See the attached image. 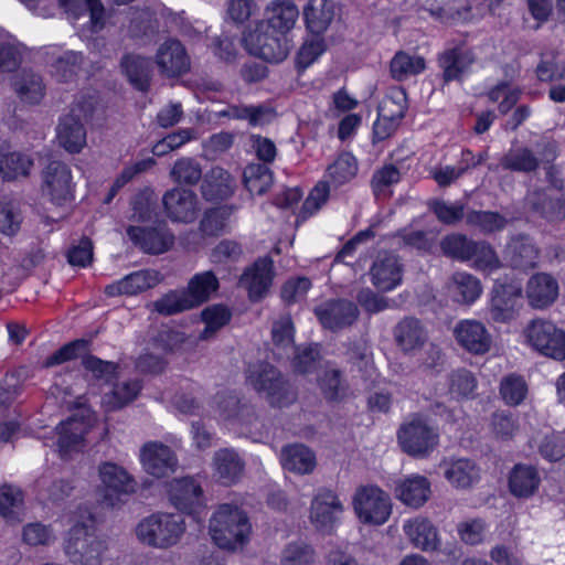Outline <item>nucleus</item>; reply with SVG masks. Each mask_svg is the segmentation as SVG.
<instances>
[{
	"label": "nucleus",
	"mask_w": 565,
	"mask_h": 565,
	"mask_svg": "<svg viewBox=\"0 0 565 565\" xmlns=\"http://www.w3.org/2000/svg\"><path fill=\"white\" fill-rule=\"evenodd\" d=\"M209 530L213 542L218 547L234 551L248 542L252 525L242 509L223 503L211 516Z\"/></svg>",
	"instance_id": "f257e3e1"
},
{
	"label": "nucleus",
	"mask_w": 565,
	"mask_h": 565,
	"mask_svg": "<svg viewBox=\"0 0 565 565\" xmlns=\"http://www.w3.org/2000/svg\"><path fill=\"white\" fill-rule=\"evenodd\" d=\"M343 511V504L333 491L320 489L311 502L310 521L318 531L329 534L338 524Z\"/></svg>",
	"instance_id": "ddd939ff"
},
{
	"label": "nucleus",
	"mask_w": 565,
	"mask_h": 565,
	"mask_svg": "<svg viewBox=\"0 0 565 565\" xmlns=\"http://www.w3.org/2000/svg\"><path fill=\"white\" fill-rule=\"evenodd\" d=\"M521 89L511 86L508 82H500L488 92V97L493 103H499L500 114H508L521 98Z\"/></svg>",
	"instance_id": "e2e57ef3"
},
{
	"label": "nucleus",
	"mask_w": 565,
	"mask_h": 565,
	"mask_svg": "<svg viewBox=\"0 0 565 565\" xmlns=\"http://www.w3.org/2000/svg\"><path fill=\"white\" fill-rule=\"evenodd\" d=\"M329 194V184L324 181L318 182L305 200L296 223L305 222L315 215L327 203Z\"/></svg>",
	"instance_id": "680f3d73"
},
{
	"label": "nucleus",
	"mask_w": 565,
	"mask_h": 565,
	"mask_svg": "<svg viewBox=\"0 0 565 565\" xmlns=\"http://www.w3.org/2000/svg\"><path fill=\"white\" fill-rule=\"evenodd\" d=\"M407 109V95L403 87H392L381 100L377 113L401 121Z\"/></svg>",
	"instance_id": "6e6d98bb"
},
{
	"label": "nucleus",
	"mask_w": 565,
	"mask_h": 565,
	"mask_svg": "<svg viewBox=\"0 0 565 565\" xmlns=\"http://www.w3.org/2000/svg\"><path fill=\"white\" fill-rule=\"evenodd\" d=\"M438 66L443 71L445 82L459 79L462 74L475 62V55L471 50L462 45L446 49L438 55Z\"/></svg>",
	"instance_id": "c85d7f7f"
},
{
	"label": "nucleus",
	"mask_w": 565,
	"mask_h": 565,
	"mask_svg": "<svg viewBox=\"0 0 565 565\" xmlns=\"http://www.w3.org/2000/svg\"><path fill=\"white\" fill-rule=\"evenodd\" d=\"M98 476L103 487L104 500L107 505L115 507L121 495L135 492L136 481L121 466L104 461L98 466Z\"/></svg>",
	"instance_id": "9b49d317"
},
{
	"label": "nucleus",
	"mask_w": 565,
	"mask_h": 565,
	"mask_svg": "<svg viewBox=\"0 0 565 565\" xmlns=\"http://www.w3.org/2000/svg\"><path fill=\"white\" fill-rule=\"evenodd\" d=\"M441 467L445 478L455 488H469L480 478L479 467L468 458L445 459Z\"/></svg>",
	"instance_id": "7c9ffc66"
},
{
	"label": "nucleus",
	"mask_w": 565,
	"mask_h": 565,
	"mask_svg": "<svg viewBox=\"0 0 565 565\" xmlns=\"http://www.w3.org/2000/svg\"><path fill=\"white\" fill-rule=\"evenodd\" d=\"M541 484V475L532 465L518 463L509 475V490L519 499H529L534 495Z\"/></svg>",
	"instance_id": "2f4dec72"
},
{
	"label": "nucleus",
	"mask_w": 565,
	"mask_h": 565,
	"mask_svg": "<svg viewBox=\"0 0 565 565\" xmlns=\"http://www.w3.org/2000/svg\"><path fill=\"white\" fill-rule=\"evenodd\" d=\"M526 344L535 352L557 360H565V331L554 322L533 319L523 330Z\"/></svg>",
	"instance_id": "6e6552de"
},
{
	"label": "nucleus",
	"mask_w": 565,
	"mask_h": 565,
	"mask_svg": "<svg viewBox=\"0 0 565 565\" xmlns=\"http://www.w3.org/2000/svg\"><path fill=\"white\" fill-rule=\"evenodd\" d=\"M127 235L136 246L149 254H162L173 244V235L166 227L129 226Z\"/></svg>",
	"instance_id": "b1692460"
},
{
	"label": "nucleus",
	"mask_w": 565,
	"mask_h": 565,
	"mask_svg": "<svg viewBox=\"0 0 565 565\" xmlns=\"http://www.w3.org/2000/svg\"><path fill=\"white\" fill-rule=\"evenodd\" d=\"M73 182L70 167L58 160L51 161L43 170V193L55 204L73 200Z\"/></svg>",
	"instance_id": "4468645a"
},
{
	"label": "nucleus",
	"mask_w": 565,
	"mask_h": 565,
	"mask_svg": "<svg viewBox=\"0 0 565 565\" xmlns=\"http://www.w3.org/2000/svg\"><path fill=\"white\" fill-rule=\"evenodd\" d=\"M170 503L180 512L199 519L206 509L204 491L194 477L175 478L169 483Z\"/></svg>",
	"instance_id": "9d476101"
},
{
	"label": "nucleus",
	"mask_w": 565,
	"mask_h": 565,
	"mask_svg": "<svg viewBox=\"0 0 565 565\" xmlns=\"http://www.w3.org/2000/svg\"><path fill=\"white\" fill-rule=\"evenodd\" d=\"M448 290L458 303L471 305L480 298L482 286L480 280L466 271L455 273L448 284Z\"/></svg>",
	"instance_id": "ea45409f"
},
{
	"label": "nucleus",
	"mask_w": 565,
	"mask_h": 565,
	"mask_svg": "<svg viewBox=\"0 0 565 565\" xmlns=\"http://www.w3.org/2000/svg\"><path fill=\"white\" fill-rule=\"evenodd\" d=\"M280 462L284 469L298 475L311 473L317 465L315 452L302 444L285 446L281 449Z\"/></svg>",
	"instance_id": "f704fd0d"
},
{
	"label": "nucleus",
	"mask_w": 565,
	"mask_h": 565,
	"mask_svg": "<svg viewBox=\"0 0 565 565\" xmlns=\"http://www.w3.org/2000/svg\"><path fill=\"white\" fill-rule=\"evenodd\" d=\"M233 213V206L222 205L206 211L200 222V230L204 235L221 234Z\"/></svg>",
	"instance_id": "bf43d9fd"
},
{
	"label": "nucleus",
	"mask_w": 565,
	"mask_h": 565,
	"mask_svg": "<svg viewBox=\"0 0 565 565\" xmlns=\"http://www.w3.org/2000/svg\"><path fill=\"white\" fill-rule=\"evenodd\" d=\"M317 554L315 548L302 541L288 543L281 551L280 565H313Z\"/></svg>",
	"instance_id": "864d4df0"
},
{
	"label": "nucleus",
	"mask_w": 565,
	"mask_h": 565,
	"mask_svg": "<svg viewBox=\"0 0 565 565\" xmlns=\"http://www.w3.org/2000/svg\"><path fill=\"white\" fill-rule=\"evenodd\" d=\"M162 203L172 222L191 223L199 213V199L192 190L173 188L164 193Z\"/></svg>",
	"instance_id": "f3484780"
},
{
	"label": "nucleus",
	"mask_w": 565,
	"mask_h": 565,
	"mask_svg": "<svg viewBox=\"0 0 565 565\" xmlns=\"http://www.w3.org/2000/svg\"><path fill=\"white\" fill-rule=\"evenodd\" d=\"M475 242L462 234H451L443 238L440 248L446 256L467 262L471 259Z\"/></svg>",
	"instance_id": "052dcab7"
},
{
	"label": "nucleus",
	"mask_w": 565,
	"mask_h": 565,
	"mask_svg": "<svg viewBox=\"0 0 565 565\" xmlns=\"http://www.w3.org/2000/svg\"><path fill=\"white\" fill-rule=\"evenodd\" d=\"M236 190V181L228 171L213 167L204 177L201 192L207 201H222L231 198Z\"/></svg>",
	"instance_id": "c756f323"
},
{
	"label": "nucleus",
	"mask_w": 565,
	"mask_h": 565,
	"mask_svg": "<svg viewBox=\"0 0 565 565\" xmlns=\"http://www.w3.org/2000/svg\"><path fill=\"white\" fill-rule=\"evenodd\" d=\"M242 42L249 54L269 63L282 62L291 49L287 36L273 32L266 23L260 21L244 33Z\"/></svg>",
	"instance_id": "423d86ee"
},
{
	"label": "nucleus",
	"mask_w": 565,
	"mask_h": 565,
	"mask_svg": "<svg viewBox=\"0 0 565 565\" xmlns=\"http://www.w3.org/2000/svg\"><path fill=\"white\" fill-rule=\"evenodd\" d=\"M396 344L404 352L420 349L427 341V332L416 318H404L394 328Z\"/></svg>",
	"instance_id": "e433bc0d"
},
{
	"label": "nucleus",
	"mask_w": 565,
	"mask_h": 565,
	"mask_svg": "<svg viewBox=\"0 0 565 565\" xmlns=\"http://www.w3.org/2000/svg\"><path fill=\"white\" fill-rule=\"evenodd\" d=\"M358 172V161L350 152L341 153L327 169L326 177L339 186L351 181Z\"/></svg>",
	"instance_id": "603ef678"
},
{
	"label": "nucleus",
	"mask_w": 565,
	"mask_h": 565,
	"mask_svg": "<svg viewBox=\"0 0 565 565\" xmlns=\"http://www.w3.org/2000/svg\"><path fill=\"white\" fill-rule=\"evenodd\" d=\"M299 9L292 0H271L264 10V19L273 32L287 36L296 26L299 19Z\"/></svg>",
	"instance_id": "4be33fe9"
},
{
	"label": "nucleus",
	"mask_w": 565,
	"mask_h": 565,
	"mask_svg": "<svg viewBox=\"0 0 565 565\" xmlns=\"http://www.w3.org/2000/svg\"><path fill=\"white\" fill-rule=\"evenodd\" d=\"M505 258L513 268L532 269L539 264L540 249L531 237L516 235L505 247Z\"/></svg>",
	"instance_id": "393cba45"
},
{
	"label": "nucleus",
	"mask_w": 565,
	"mask_h": 565,
	"mask_svg": "<svg viewBox=\"0 0 565 565\" xmlns=\"http://www.w3.org/2000/svg\"><path fill=\"white\" fill-rule=\"evenodd\" d=\"M540 455L547 461L565 457V434L552 431L535 440Z\"/></svg>",
	"instance_id": "69168bd1"
},
{
	"label": "nucleus",
	"mask_w": 565,
	"mask_h": 565,
	"mask_svg": "<svg viewBox=\"0 0 565 565\" xmlns=\"http://www.w3.org/2000/svg\"><path fill=\"white\" fill-rule=\"evenodd\" d=\"M466 222L484 234L503 231L508 225L503 215L492 211H470L466 215Z\"/></svg>",
	"instance_id": "5fc2aeb1"
},
{
	"label": "nucleus",
	"mask_w": 565,
	"mask_h": 565,
	"mask_svg": "<svg viewBox=\"0 0 565 565\" xmlns=\"http://www.w3.org/2000/svg\"><path fill=\"white\" fill-rule=\"evenodd\" d=\"M426 70V61L418 54L398 51L390 62V74L397 82H405Z\"/></svg>",
	"instance_id": "a19ab883"
},
{
	"label": "nucleus",
	"mask_w": 565,
	"mask_h": 565,
	"mask_svg": "<svg viewBox=\"0 0 565 565\" xmlns=\"http://www.w3.org/2000/svg\"><path fill=\"white\" fill-rule=\"evenodd\" d=\"M214 475L225 486L234 484L244 470V461L233 449H220L213 457Z\"/></svg>",
	"instance_id": "72a5a7b5"
},
{
	"label": "nucleus",
	"mask_w": 565,
	"mask_h": 565,
	"mask_svg": "<svg viewBox=\"0 0 565 565\" xmlns=\"http://www.w3.org/2000/svg\"><path fill=\"white\" fill-rule=\"evenodd\" d=\"M57 430V450L62 458H66L72 451L79 447L86 433V428L83 422L72 417L61 423Z\"/></svg>",
	"instance_id": "a18cd8bd"
},
{
	"label": "nucleus",
	"mask_w": 565,
	"mask_h": 565,
	"mask_svg": "<svg viewBox=\"0 0 565 565\" xmlns=\"http://www.w3.org/2000/svg\"><path fill=\"white\" fill-rule=\"evenodd\" d=\"M323 396L329 401L341 399L347 392V384L342 373L337 369H326L318 380Z\"/></svg>",
	"instance_id": "0e129e2a"
},
{
	"label": "nucleus",
	"mask_w": 565,
	"mask_h": 565,
	"mask_svg": "<svg viewBox=\"0 0 565 565\" xmlns=\"http://www.w3.org/2000/svg\"><path fill=\"white\" fill-rule=\"evenodd\" d=\"M139 457L143 469L157 478L173 472L178 467V458L173 450L160 441L146 443L140 449Z\"/></svg>",
	"instance_id": "a211bd4d"
},
{
	"label": "nucleus",
	"mask_w": 565,
	"mask_h": 565,
	"mask_svg": "<svg viewBox=\"0 0 565 565\" xmlns=\"http://www.w3.org/2000/svg\"><path fill=\"white\" fill-rule=\"evenodd\" d=\"M273 172L267 164L249 163L243 171V182L252 195H263L273 184Z\"/></svg>",
	"instance_id": "49530a36"
},
{
	"label": "nucleus",
	"mask_w": 565,
	"mask_h": 565,
	"mask_svg": "<svg viewBox=\"0 0 565 565\" xmlns=\"http://www.w3.org/2000/svg\"><path fill=\"white\" fill-rule=\"evenodd\" d=\"M60 6L74 19L89 13L90 31L98 32L105 24V12L99 0H58Z\"/></svg>",
	"instance_id": "79ce46f5"
},
{
	"label": "nucleus",
	"mask_w": 565,
	"mask_h": 565,
	"mask_svg": "<svg viewBox=\"0 0 565 565\" xmlns=\"http://www.w3.org/2000/svg\"><path fill=\"white\" fill-rule=\"evenodd\" d=\"M315 313L323 326L331 331L348 328L358 319V307L349 300H329L315 308Z\"/></svg>",
	"instance_id": "dca6fc26"
},
{
	"label": "nucleus",
	"mask_w": 565,
	"mask_h": 565,
	"mask_svg": "<svg viewBox=\"0 0 565 565\" xmlns=\"http://www.w3.org/2000/svg\"><path fill=\"white\" fill-rule=\"evenodd\" d=\"M33 166V161L20 152H11L0 160V173L4 180L11 181L26 177Z\"/></svg>",
	"instance_id": "13d9d810"
},
{
	"label": "nucleus",
	"mask_w": 565,
	"mask_h": 565,
	"mask_svg": "<svg viewBox=\"0 0 565 565\" xmlns=\"http://www.w3.org/2000/svg\"><path fill=\"white\" fill-rule=\"evenodd\" d=\"M142 390V384L137 379H129L117 382L111 390L102 397V406L106 412H114L124 408L134 402Z\"/></svg>",
	"instance_id": "c9c22d12"
},
{
	"label": "nucleus",
	"mask_w": 565,
	"mask_h": 565,
	"mask_svg": "<svg viewBox=\"0 0 565 565\" xmlns=\"http://www.w3.org/2000/svg\"><path fill=\"white\" fill-rule=\"evenodd\" d=\"M274 279V263L270 258H259L243 273L239 284L248 291L252 301H259L269 291Z\"/></svg>",
	"instance_id": "412c9836"
},
{
	"label": "nucleus",
	"mask_w": 565,
	"mask_h": 565,
	"mask_svg": "<svg viewBox=\"0 0 565 565\" xmlns=\"http://www.w3.org/2000/svg\"><path fill=\"white\" fill-rule=\"evenodd\" d=\"M525 292L533 308L544 309L557 299L558 282L550 274L537 273L529 279Z\"/></svg>",
	"instance_id": "cd10ccee"
},
{
	"label": "nucleus",
	"mask_w": 565,
	"mask_h": 565,
	"mask_svg": "<svg viewBox=\"0 0 565 565\" xmlns=\"http://www.w3.org/2000/svg\"><path fill=\"white\" fill-rule=\"evenodd\" d=\"M529 204L548 221L565 218V198H552L546 191H533L526 196Z\"/></svg>",
	"instance_id": "37998d69"
},
{
	"label": "nucleus",
	"mask_w": 565,
	"mask_h": 565,
	"mask_svg": "<svg viewBox=\"0 0 565 565\" xmlns=\"http://www.w3.org/2000/svg\"><path fill=\"white\" fill-rule=\"evenodd\" d=\"M503 169L529 173L535 171L540 166V158L527 147L510 149L500 160Z\"/></svg>",
	"instance_id": "de8ad7c7"
},
{
	"label": "nucleus",
	"mask_w": 565,
	"mask_h": 565,
	"mask_svg": "<svg viewBox=\"0 0 565 565\" xmlns=\"http://www.w3.org/2000/svg\"><path fill=\"white\" fill-rule=\"evenodd\" d=\"M106 550L105 541L95 534L94 520L90 515L86 521L77 522L71 527L64 545L70 562L76 565L100 562Z\"/></svg>",
	"instance_id": "20e7f679"
},
{
	"label": "nucleus",
	"mask_w": 565,
	"mask_h": 565,
	"mask_svg": "<svg viewBox=\"0 0 565 565\" xmlns=\"http://www.w3.org/2000/svg\"><path fill=\"white\" fill-rule=\"evenodd\" d=\"M397 440L407 455L424 458L438 446L439 431L422 416L415 415L401 425Z\"/></svg>",
	"instance_id": "0eeeda50"
},
{
	"label": "nucleus",
	"mask_w": 565,
	"mask_h": 565,
	"mask_svg": "<svg viewBox=\"0 0 565 565\" xmlns=\"http://www.w3.org/2000/svg\"><path fill=\"white\" fill-rule=\"evenodd\" d=\"M23 511V493L10 484L0 487V514L8 522H19Z\"/></svg>",
	"instance_id": "8fccbe9b"
},
{
	"label": "nucleus",
	"mask_w": 565,
	"mask_h": 565,
	"mask_svg": "<svg viewBox=\"0 0 565 565\" xmlns=\"http://www.w3.org/2000/svg\"><path fill=\"white\" fill-rule=\"evenodd\" d=\"M186 531L181 514L156 512L139 521L135 529L138 541L152 548L169 550L178 545Z\"/></svg>",
	"instance_id": "f03ea898"
},
{
	"label": "nucleus",
	"mask_w": 565,
	"mask_h": 565,
	"mask_svg": "<svg viewBox=\"0 0 565 565\" xmlns=\"http://www.w3.org/2000/svg\"><path fill=\"white\" fill-rule=\"evenodd\" d=\"M352 505L358 519L364 524L382 525L392 514L391 497L374 484L359 487Z\"/></svg>",
	"instance_id": "1a4fd4ad"
},
{
	"label": "nucleus",
	"mask_w": 565,
	"mask_h": 565,
	"mask_svg": "<svg viewBox=\"0 0 565 565\" xmlns=\"http://www.w3.org/2000/svg\"><path fill=\"white\" fill-rule=\"evenodd\" d=\"M302 14L306 29L315 35H321L333 21L335 7L331 0H308Z\"/></svg>",
	"instance_id": "473e14b6"
},
{
	"label": "nucleus",
	"mask_w": 565,
	"mask_h": 565,
	"mask_svg": "<svg viewBox=\"0 0 565 565\" xmlns=\"http://www.w3.org/2000/svg\"><path fill=\"white\" fill-rule=\"evenodd\" d=\"M88 116V111L77 105L71 114L63 117L57 126V139L60 145L71 153H78L86 145V130L82 119Z\"/></svg>",
	"instance_id": "6ab92c4d"
},
{
	"label": "nucleus",
	"mask_w": 565,
	"mask_h": 565,
	"mask_svg": "<svg viewBox=\"0 0 565 565\" xmlns=\"http://www.w3.org/2000/svg\"><path fill=\"white\" fill-rule=\"evenodd\" d=\"M371 282L380 291H392L403 281V264L393 254L377 256L369 271Z\"/></svg>",
	"instance_id": "aec40b11"
},
{
	"label": "nucleus",
	"mask_w": 565,
	"mask_h": 565,
	"mask_svg": "<svg viewBox=\"0 0 565 565\" xmlns=\"http://www.w3.org/2000/svg\"><path fill=\"white\" fill-rule=\"evenodd\" d=\"M170 177L177 183L194 185L202 178V167L194 158L182 157L172 166Z\"/></svg>",
	"instance_id": "4d7b16f0"
},
{
	"label": "nucleus",
	"mask_w": 565,
	"mask_h": 565,
	"mask_svg": "<svg viewBox=\"0 0 565 565\" xmlns=\"http://www.w3.org/2000/svg\"><path fill=\"white\" fill-rule=\"evenodd\" d=\"M35 487L43 499L51 501H61L68 497L73 490V486L68 481L63 479L52 480L51 477L45 475L36 480Z\"/></svg>",
	"instance_id": "338daca9"
},
{
	"label": "nucleus",
	"mask_w": 565,
	"mask_h": 565,
	"mask_svg": "<svg viewBox=\"0 0 565 565\" xmlns=\"http://www.w3.org/2000/svg\"><path fill=\"white\" fill-rule=\"evenodd\" d=\"M403 531L408 541L425 552L436 551L439 547V536L436 526L424 516L406 520Z\"/></svg>",
	"instance_id": "bb28decb"
},
{
	"label": "nucleus",
	"mask_w": 565,
	"mask_h": 565,
	"mask_svg": "<svg viewBox=\"0 0 565 565\" xmlns=\"http://www.w3.org/2000/svg\"><path fill=\"white\" fill-rule=\"evenodd\" d=\"M156 64L163 75L174 77L189 71L190 58L181 42L170 39L159 46Z\"/></svg>",
	"instance_id": "5701e85b"
},
{
	"label": "nucleus",
	"mask_w": 565,
	"mask_h": 565,
	"mask_svg": "<svg viewBox=\"0 0 565 565\" xmlns=\"http://www.w3.org/2000/svg\"><path fill=\"white\" fill-rule=\"evenodd\" d=\"M121 67L131 85L141 92H147L151 79V62L139 55H126Z\"/></svg>",
	"instance_id": "c03bdc74"
},
{
	"label": "nucleus",
	"mask_w": 565,
	"mask_h": 565,
	"mask_svg": "<svg viewBox=\"0 0 565 565\" xmlns=\"http://www.w3.org/2000/svg\"><path fill=\"white\" fill-rule=\"evenodd\" d=\"M395 494L404 504L419 508L429 498L430 483L423 476H411L396 484Z\"/></svg>",
	"instance_id": "4c0bfd02"
},
{
	"label": "nucleus",
	"mask_w": 565,
	"mask_h": 565,
	"mask_svg": "<svg viewBox=\"0 0 565 565\" xmlns=\"http://www.w3.org/2000/svg\"><path fill=\"white\" fill-rule=\"evenodd\" d=\"M214 417L224 424L237 427L254 437L263 436L264 423L254 406L241 401L233 394L218 393L212 402Z\"/></svg>",
	"instance_id": "7ed1b4c3"
},
{
	"label": "nucleus",
	"mask_w": 565,
	"mask_h": 565,
	"mask_svg": "<svg viewBox=\"0 0 565 565\" xmlns=\"http://www.w3.org/2000/svg\"><path fill=\"white\" fill-rule=\"evenodd\" d=\"M490 429L498 439H512L519 431L518 417L505 411L494 412L491 416Z\"/></svg>",
	"instance_id": "774afa93"
},
{
	"label": "nucleus",
	"mask_w": 565,
	"mask_h": 565,
	"mask_svg": "<svg viewBox=\"0 0 565 565\" xmlns=\"http://www.w3.org/2000/svg\"><path fill=\"white\" fill-rule=\"evenodd\" d=\"M246 383L256 392L265 394L269 404L284 407L296 399V394L281 373L267 362L248 365Z\"/></svg>",
	"instance_id": "39448f33"
},
{
	"label": "nucleus",
	"mask_w": 565,
	"mask_h": 565,
	"mask_svg": "<svg viewBox=\"0 0 565 565\" xmlns=\"http://www.w3.org/2000/svg\"><path fill=\"white\" fill-rule=\"evenodd\" d=\"M499 393L507 405L519 406L526 398L529 387L523 376L511 373L502 377Z\"/></svg>",
	"instance_id": "3c124183"
},
{
	"label": "nucleus",
	"mask_w": 565,
	"mask_h": 565,
	"mask_svg": "<svg viewBox=\"0 0 565 565\" xmlns=\"http://www.w3.org/2000/svg\"><path fill=\"white\" fill-rule=\"evenodd\" d=\"M454 337L458 345L476 355L487 353L492 344L491 333L476 319L458 321L454 328Z\"/></svg>",
	"instance_id": "2eb2a0df"
},
{
	"label": "nucleus",
	"mask_w": 565,
	"mask_h": 565,
	"mask_svg": "<svg viewBox=\"0 0 565 565\" xmlns=\"http://www.w3.org/2000/svg\"><path fill=\"white\" fill-rule=\"evenodd\" d=\"M522 307V286L519 282L497 284L488 307L492 321L505 323L515 319Z\"/></svg>",
	"instance_id": "f8f14e48"
},
{
	"label": "nucleus",
	"mask_w": 565,
	"mask_h": 565,
	"mask_svg": "<svg viewBox=\"0 0 565 565\" xmlns=\"http://www.w3.org/2000/svg\"><path fill=\"white\" fill-rule=\"evenodd\" d=\"M160 282V274L156 270H138L105 287L108 297L137 295L156 287Z\"/></svg>",
	"instance_id": "a878e982"
},
{
	"label": "nucleus",
	"mask_w": 565,
	"mask_h": 565,
	"mask_svg": "<svg viewBox=\"0 0 565 565\" xmlns=\"http://www.w3.org/2000/svg\"><path fill=\"white\" fill-rule=\"evenodd\" d=\"M220 281L212 270L195 274L184 290L193 308L209 301L217 292Z\"/></svg>",
	"instance_id": "58836bf2"
},
{
	"label": "nucleus",
	"mask_w": 565,
	"mask_h": 565,
	"mask_svg": "<svg viewBox=\"0 0 565 565\" xmlns=\"http://www.w3.org/2000/svg\"><path fill=\"white\" fill-rule=\"evenodd\" d=\"M13 88L18 96L26 103L38 104L44 96L42 78L31 72H22L14 78Z\"/></svg>",
	"instance_id": "09e8293b"
}]
</instances>
